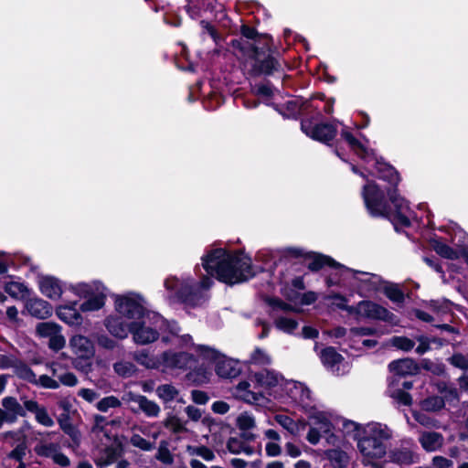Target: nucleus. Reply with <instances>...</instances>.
Returning a JSON list of instances; mask_svg holds the SVG:
<instances>
[{
    "label": "nucleus",
    "mask_w": 468,
    "mask_h": 468,
    "mask_svg": "<svg viewBox=\"0 0 468 468\" xmlns=\"http://www.w3.org/2000/svg\"><path fill=\"white\" fill-rule=\"evenodd\" d=\"M344 427L354 432L361 463L371 468H385L383 461L388 453V443L393 438V431L387 424L376 421L359 424L348 420Z\"/></svg>",
    "instance_id": "obj_1"
},
{
    "label": "nucleus",
    "mask_w": 468,
    "mask_h": 468,
    "mask_svg": "<svg viewBox=\"0 0 468 468\" xmlns=\"http://www.w3.org/2000/svg\"><path fill=\"white\" fill-rule=\"evenodd\" d=\"M201 260L207 274L229 285L244 282L255 275L250 257L239 250L212 249Z\"/></svg>",
    "instance_id": "obj_2"
},
{
    "label": "nucleus",
    "mask_w": 468,
    "mask_h": 468,
    "mask_svg": "<svg viewBox=\"0 0 468 468\" xmlns=\"http://www.w3.org/2000/svg\"><path fill=\"white\" fill-rule=\"evenodd\" d=\"M387 193L393 209L388 206L382 187L374 182H368L363 186L362 196L368 212L374 217L388 218L396 229L398 226H410L411 221L417 218L408 202L397 193L396 188L388 189Z\"/></svg>",
    "instance_id": "obj_3"
},
{
    "label": "nucleus",
    "mask_w": 468,
    "mask_h": 468,
    "mask_svg": "<svg viewBox=\"0 0 468 468\" xmlns=\"http://www.w3.org/2000/svg\"><path fill=\"white\" fill-rule=\"evenodd\" d=\"M212 284L213 281L207 276L203 277L198 282H195L189 276L169 277L165 281V287L169 292L170 299L188 307L203 305L208 299L207 291Z\"/></svg>",
    "instance_id": "obj_4"
},
{
    "label": "nucleus",
    "mask_w": 468,
    "mask_h": 468,
    "mask_svg": "<svg viewBox=\"0 0 468 468\" xmlns=\"http://www.w3.org/2000/svg\"><path fill=\"white\" fill-rule=\"evenodd\" d=\"M130 330L133 343L145 346L155 342L165 332L176 335L180 327L176 322H169L161 314L148 311L143 317L130 322Z\"/></svg>",
    "instance_id": "obj_5"
},
{
    "label": "nucleus",
    "mask_w": 468,
    "mask_h": 468,
    "mask_svg": "<svg viewBox=\"0 0 468 468\" xmlns=\"http://www.w3.org/2000/svg\"><path fill=\"white\" fill-rule=\"evenodd\" d=\"M341 136L348 143L351 150L366 163L365 169L369 174L388 181L393 186L399 184V176L395 168L378 159L374 151L355 138L345 125H343Z\"/></svg>",
    "instance_id": "obj_6"
},
{
    "label": "nucleus",
    "mask_w": 468,
    "mask_h": 468,
    "mask_svg": "<svg viewBox=\"0 0 468 468\" xmlns=\"http://www.w3.org/2000/svg\"><path fill=\"white\" fill-rule=\"evenodd\" d=\"M384 281L377 274L359 271L346 266L340 267V277L330 276L326 280L328 286L351 287L358 291L360 295L381 291Z\"/></svg>",
    "instance_id": "obj_7"
},
{
    "label": "nucleus",
    "mask_w": 468,
    "mask_h": 468,
    "mask_svg": "<svg viewBox=\"0 0 468 468\" xmlns=\"http://www.w3.org/2000/svg\"><path fill=\"white\" fill-rule=\"evenodd\" d=\"M65 290L70 291L80 298L86 299L80 305V310L82 313L96 312L101 310L105 305L107 289L99 281L69 284L65 286Z\"/></svg>",
    "instance_id": "obj_8"
},
{
    "label": "nucleus",
    "mask_w": 468,
    "mask_h": 468,
    "mask_svg": "<svg viewBox=\"0 0 468 468\" xmlns=\"http://www.w3.org/2000/svg\"><path fill=\"white\" fill-rule=\"evenodd\" d=\"M249 50L245 66L254 76L271 75L281 69V64L264 48L246 43L242 48Z\"/></svg>",
    "instance_id": "obj_9"
},
{
    "label": "nucleus",
    "mask_w": 468,
    "mask_h": 468,
    "mask_svg": "<svg viewBox=\"0 0 468 468\" xmlns=\"http://www.w3.org/2000/svg\"><path fill=\"white\" fill-rule=\"evenodd\" d=\"M112 299L114 312L130 322L136 321L149 311L145 307L144 297L133 292L114 294Z\"/></svg>",
    "instance_id": "obj_10"
},
{
    "label": "nucleus",
    "mask_w": 468,
    "mask_h": 468,
    "mask_svg": "<svg viewBox=\"0 0 468 468\" xmlns=\"http://www.w3.org/2000/svg\"><path fill=\"white\" fill-rule=\"evenodd\" d=\"M277 400L281 403L296 405L304 411L312 405L310 389L303 384L294 380L285 379Z\"/></svg>",
    "instance_id": "obj_11"
},
{
    "label": "nucleus",
    "mask_w": 468,
    "mask_h": 468,
    "mask_svg": "<svg viewBox=\"0 0 468 468\" xmlns=\"http://www.w3.org/2000/svg\"><path fill=\"white\" fill-rule=\"evenodd\" d=\"M346 312L356 319L379 320L390 324L397 323V317L393 313L369 300L361 301L356 305L346 308Z\"/></svg>",
    "instance_id": "obj_12"
},
{
    "label": "nucleus",
    "mask_w": 468,
    "mask_h": 468,
    "mask_svg": "<svg viewBox=\"0 0 468 468\" xmlns=\"http://www.w3.org/2000/svg\"><path fill=\"white\" fill-rule=\"evenodd\" d=\"M254 380L255 375L250 374L247 378L239 381L233 387L232 395L237 399L250 405H264L267 400L265 394L259 389L258 383Z\"/></svg>",
    "instance_id": "obj_13"
},
{
    "label": "nucleus",
    "mask_w": 468,
    "mask_h": 468,
    "mask_svg": "<svg viewBox=\"0 0 468 468\" xmlns=\"http://www.w3.org/2000/svg\"><path fill=\"white\" fill-rule=\"evenodd\" d=\"M194 363L193 355L187 352L169 349L161 354V371L164 373L185 371Z\"/></svg>",
    "instance_id": "obj_14"
},
{
    "label": "nucleus",
    "mask_w": 468,
    "mask_h": 468,
    "mask_svg": "<svg viewBox=\"0 0 468 468\" xmlns=\"http://www.w3.org/2000/svg\"><path fill=\"white\" fill-rule=\"evenodd\" d=\"M338 122L333 123L314 124L311 120H303L301 123L302 131L310 138L324 144H329L336 135Z\"/></svg>",
    "instance_id": "obj_15"
},
{
    "label": "nucleus",
    "mask_w": 468,
    "mask_h": 468,
    "mask_svg": "<svg viewBox=\"0 0 468 468\" xmlns=\"http://www.w3.org/2000/svg\"><path fill=\"white\" fill-rule=\"evenodd\" d=\"M418 456L414 452L410 442H401L399 445L394 446L388 450V453L384 458L383 463L388 468L389 463L399 466L410 465L417 462Z\"/></svg>",
    "instance_id": "obj_16"
},
{
    "label": "nucleus",
    "mask_w": 468,
    "mask_h": 468,
    "mask_svg": "<svg viewBox=\"0 0 468 468\" xmlns=\"http://www.w3.org/2000/svg\"><path fill=\"white\" fill-rule=\"evenodd\" d=\"M25 404H21L16 398L6 396L1 399L0 429L4 423H15L19 417L27 415Z\"/></svg>",
    "instance_id": "obj_17"
},
{
    "label": "nucleus",
    "mask_w": 468,
    "mask_h": 468,
    "mask_svg": "<svg viewBox=\"0 0 468 468\" xmlns=\"http://www.w3.org/2000/svg\"><path fill=\"white\" fill-rule=\"evenodd\" d=\"M37 335L48 339V346L52 350L58 351L66 344L65 337L61 334V326L54 322H41L36 326Z\"/></svg>",
    "instance_id": "obj_18"
},
{
    "label": "nucleus",
    "mask_w": 468,
    "mask_h": 468,
    "mask_svg": "<svg viewBox=\"0 0 468 468\" xmlns=\"http://www.w3.org/2000/svg\"><path fill=\"white\" fill-rule=\"evenodd\" d=\"M254 381H257L259 389H261L263 393L268 392L270 396L276 399L285 380L283 377L270 370L260 371L254 373Z\"/></svg>",
    "instance_id": "obj_19"
},
{
    "label": "nucleus",
    "mask_w": 468,
    "mask_h": 468,
    "mask_svg": "<svg viewBox=\"0 0 468 468\" xmlns=\"http://www.w3.org/2000/svg\"><path fill=\"white\" fill-rule=\"evenodd\" d=\"M320 358L323 365L335 375H345L349 371L348 363L332 346L323 349L320 353Z\"/></svg>",
    "instance_id": "obj_20"
},
{
    "label": "nucleus",
    "mask_w": 468,
    "mask_h": 468,
    "mask_svg": "<svg viewBox=\"0 0 468 468\" xmlns=\"http://www.w3.org/2000/svg\"><path fill=\"white\" fill-rule=\"evenodd\" d=\"M126 321L125 317L114 312V314H111L105 317L103 325L112 337L123 340L131 334L130 321Z\"/></svg>",
    "instance_id": "obj_21"
},
{
    "label": "nucleus",
    "mask_w": 468,
    "mask_h": 468,
    "mask_svg": "<svg viewBox=\"0 0 468 468\" xmlns=\"http://www.w3.org/2000/svg\"><path fill=\"white\" fill-rule=\"evenodd\" d=\"M123 399L128 403H135L138 406V410L132 408L133 412L141 410L147 417H157L160 413V407L145 396L128 392L124 395Z\"/></svg>",
    "instance_id": "obj_22"
},
{
    "label": "nucleus",
    "mask_w": 468,
    "mask_h": 468,
    "mask_svg": "<svg viewBox=\"0 0 468 468\" xmlns=\"http://www.w3.org/2000/svg\"><path fill=\"white\" fill-rule=\"evenodd\" d=\"M38 287L43 295L50 300L60 299L65 287L62 282L53 276L44 275L38 277Z\"/></svg>",
    "instance_id": "obj_23"
},
{
    "label": "nucleus",
    "mask_w": 468,
    "mask_h": 468,
    "mask_svg": "<svg viewBox=\"0 0 468 468\" xmlns=\"http://www.w3.org/2000/svg\"><path fill=\"white\" fill-rule=\"evenodd\" d=\"M76 305L77 302H74L71 304L59 305L56 310L58 317L69 325H80L83 322V318L80 313L81 311L78 310Z\"/></svg>",
    "instance_id": "obj_24"
},
{
    "label": "nucleus",
    "mask_w": 468,
    "mask_h": 468,
    "mask_svg": "<svg viewBox=\"0 0 468 468\" xmlns=\"http://www.w3.org/2000/svg\"><path fill=\"white\" fill-rule=\"evenodd\" d=\"M72 351L80 358L89 359L94 355L93 343L86 336L77 335L69 341Z\"/></svg>",
    "instance_id": "obj_25"
},
{
    "label": "nucleus",
    "mask_w": 468,
    "mask_h": 468,
    "mask_svg": "<svg viewBox=\"0 0 468 468\" xmlns=\"http://www.w3.org/2000/svg\"><path fill=\"white\" fill-rule=\"evenodd\" d=\"M330 266L335 269V272L331 273L330 276H334L335 279H339L340 277V267L343 266L342 264L336 262L334 259L322 255V254H314L311 256L307 267L309 270L313 271H317L321 270L324 266Z\"/></svg>",
    "instance_id": "obj_26"
},
{
    "label": "nucleus",
    "mask_w": 468,
    "mask_h": 468,
    "mask_svg": "<svg viewBox=\"0 0 468 468\" xmlns=\"http://www.w3.org/2000/svg\"><path fill=\"white\" fill-rule=\"evenodd\" d=\"M24 404L28 412L34 413L36 421L40 425L52 427L55 424L46 407L38 404L37 401L34 399H25Z\"/></svg>",
    "instance_id": "obj_27"
},
{
    "label": "nucleus",
    "mask_w": 468,
    "mask_h": 468,
    "mask_svg": "<svg viewBox=\"0 0 468 468\" xmlns=\"http://www.w3.org/2000/svg\"><path fill=\"white\" fill-rule=\"evenodd\" d=\"M305 412L308 414L313 427H317L324 434L331 432L333 425L326 412L318 410L313 404Z\"/></svg>",
    "instance_id": "obj_28"
},
{
    "label": "nucleus",
    "mask_w": 468,
    "mask_h": 468,
    "mask_svg": "<svg viewBox=\"0 0 468 468\" xmlns=\"http://www.w3.org/2000/svg\"><path fill=\"white\" fill-rule=\"evenodd\" d=\"M216 372L220 378H236L240 373L239 363L222 355L216 364Z\"/></svg>",
    "instance_id": "obj_29"
},
{
    "label": "nucleus",
    "mask_w": 468,
    "mask_h": 468,
    "mask_svg": "<svg viewBox=\"0 0 468 468\" xmlns=\"http://www.w3.org/2000/svg\"><path fill=\"white\" fill-rule=\"evenodd\" d=\"M237 427L241 431L242 436L246 441H254L256 439L252 430L256 427V420L252 413L241 412L236 420Z\"/></svg>",
    "instance_id": "obj_30"
},
{
    "label": "nucleus",
    "mask_w": 468,
    "mask_h": 468,
    "mask_svg": "<svg viewBox=\"0 0 468 468\" xmlns=\"http://www.w3.org/2000/svg\"><path fill=\"white\" fill-rule=\"evenodd\" d=\"M26 308L27 312L34 317L45 319L51 315V305L39 298H32L27 302Z\"/></svg>",
    "instance_id": "obj_31"
},
{
    "label": "nucleus",
    "mask_w": 468,
    "mask_h": 468,
    "mask_svg": "<svg viewBox=\"0 0 468 468\" xmlns=\"http://www.w3.org/2000/svg\"><path fill=\"white\" fill-rule=\"evenodd\" d=\"M422 448L427 452H435L443 444V436L435 431L422 432L419 438Z\"/></svg>",
    "instance_id": "obj_32"
},
{
    "label": "nucleus",
    "mask_w": 468,
    "mask_h": 468,
    "mask_svg": "<svg viewBox=\"0 0 468 468\" xmlns=\"http://www.w3.org/2000/svg\"><path fill=\"white\" fill-rule=\"evenodd\" d=\"M389 370L398 376L413 375L418 371L416 363L410 358L392 361L388 365Z\"/></svg>",
    "instance_id": "obj_33"
},
{
    "label": "nucleus",
    "mask_w": 468,
    "mask_h": 468,
    "mask_svg": "<svg viewBox=\"0 0 468 468\" xmlns=\"http://www.w3.org/2000/svg\"><path fill=\"white\" fill-rule=\"evenodd\" d=\"M250 441H246L242 435L240 437H232L229 439L227 448L233 454L244 453L246 455H252L255 450L249 444Z\"/></svg>",
    "instance_id": "obj_34"
},
{
    "label": "nucleus",
    "mask_w": 468,
    "mask_h": 468,
    "mask_svg": "<svg viewBox=\"0 0 468 468\" xmlns=\"http://www.w3.org/2000/svg\"><path fill=\"white\" fill-rule=\"evenodd\" d=\"M133 357L138 364L148 369L161 370V354L155 356L146 350H141L134 352Z\"/></svg>",
    "instance_id": "obj_35"
},
{
    "label": "nucleus",
    "mask_w": 468,
    "mask_h": 468,
    "mask_svg": "<svg viewBox=\"0 0 468 468\" xmlns=\"http://www.w3.org/2000/svg\"><path fill=\"white\" fill-rule=\"evenodd\" d=\"M195 352L201 359L214 362L215 364H217L223 355L215 348L205 345H197V346H195Z\"/></svg>",
    "instance_id": "obj_36"
},
{
    "label": "nucleus",
    "mask_w": 468,
    "mask_h": 468,
    "mask_svg": "<svg viewBox=\"0 0 468 468\" xmlns=\"http://www.w3.org/2000/svg\"><path fill=\"white\" fill-rule=\"evenodd\" d=\"M381 291L393 303H400L404 302V293L397 284L388 283L384 281Z\"/></svg>",
    "instance_id": "obj_37"
},
{
    "label": "nucleus",
    "mask_w": 468,
    "mask_h": 468,
    "mask_svg": "<svg viewBox=\"0 0 468 468\" xmlns=\"http://www.w3.org/2000/svg\"><path fill=\"white\" fill-rule=\"evenodd\" d=\"M178 393L177 388L171 384L160 385L156 388V395L165 402L173 401L176 399Z\"/></svg>",
    "instance_id": "obj_38"
},
{
    "label": "nucleus",
    "mask_w": 468,
    "mask_h": 468,
    "mask_svg": "<svg viewBox=\"0 0 468 468\" xmlns=\"http://www.w3.org/2000/svg\"><path fill=\"white\" fill-rule=\"evenodd\" d=\"M445 405L444 399L440 396H431L420 402V407L425 411H438Z\"/></svg>",
    "instance_id": "obj_39"
},
{
    "label": "nucleus",
    "mask_w": 468,
    "mask_h": 468,
    "mask_svg": "<svg viewBox=\"0 0 468 468\" xmlns=\"http://www.w3.org/2000/svg\"><path fill=\"white\" fill-rule=\"evenodd\" d=\"M5 292L13 298L20 299L27 294V288L24 283L9 282L5 285Z\"/></svg>",
    "instance_id": "obj_40"
},
{
    "label": "nucleus",
    "mask_w": 468,
    "mask_h": 468,
    "mask_svg": "<svg viewBox=\"0 0 468 468\" xmlns=\"http://www.w3.org/2000/svg\"><path fill=\"white\" fill-rule=\"evenodd\" d=\"M276 328L286 334H292L298 326V323L289 317L280 316L274 321Z\"/></svg>",
    "instance_id": "obj_41"
},
{
    "label": "nucleus",
    "mask_w": 468,
    "mask_h": 468,
    "mask_svg": "<svg viewBox=\"0 0 468 468\" xmlns=\"http://www.w3.org/2000/svg\"><path fill=\"white\" fill-rule=\"evenodd\" d=\"M113 370L122 378H129L135 373L136 367L132 362L122 360L113 364Z\"/></svg>",
    "instance_id": "obj_42"
},
{
    "label": "nucleus",
    "mask_w": 468,
    "mask_h": 468,
    "mask_svg": "<svg viewBox=\"0 0 468 468\" xmlns=\"http://www.w3.org/2000/svg\"><path fill=\"white\" fill-rule=\"evenodd\" d=\"M328 459L335 468H343L348 463L347 454L340 450H331L327 452Z\"/></svg>",
    "instance_id": "obj_43"
},
{
    "label": "nucleus",
    "mask_w": 468,
    "mask_h": 468,
    "mask_svg": "<svg viewBox=\"0 0 468 468\" xmlns=\"http://www.w3.org/2000/svg\"><path fill=\"white\" fill-rule=\"evenodd\" d=\"M274 109L279 112L284 117L290 118L294 117L300 111V106L295 101H287L284 105L279 106L274 104Z\"/></svg>",
    "instance_id": "obj_44"
},
{
    "label": "nucleus",
    "mask_w": 468,
    "mask_h": 468,
    "mask_svg": "<svg viewBox=\"0 0 468 468\" xmlns=\"http://www.w3.org/2000/svg\"><path fill=\"white\" fill-rule=\"evenodd\" d=\"M122 406L121 400L115 396L102 398L96 404V409L101 412H107L110 409H116Z\"/></svg>",
    "instance_id": "obj_45"
},
{
    "label": "nucleus",
    "mask_w": 468,
    "mask_h": 468,
    "mask_svg": "<svg viewBox=\"0 0 468 468\" xmlns=\"http://www.w3.org/2000/svg\"><path fill=\"white\" fill-rule=\"evenodd\" d=\"M433 249L440 256L446 259L454 260L457 259L459 256L456 250H454L445 243L438 240L434 241Z\"/></svg>",
    "instance_id": "obj_46"
},
{
    "label": "nucleus",
    "mask_w": 468,
    "mask_h": 468,
    "mask_svg": "<svg viewBox=\"0 0 468 468\" xmlns=\"http://www.w3.org/2000/svg\"><path fill=\"white\" fill-rule=\"evenodd\" d=\"M109 424L110 422L108 421L106 417L96 414L93 416L91 432L96 436H100L101 433H103L105 436H107L106 428Z\"/></svg>",
    "instance_id": "obj_47"
},
{
    "label": "nucleus",
    "mask_w": 468,
    "mask_h": 468,
    "mask_svg": "<svg viewBox=\"0 0 468 468\" xmlns=\"http://www.w3.org/2000/svg\"><path fill=\"white\" fill-rule=\"evenodd\" d=\"M275 421L290 433L294 434L298 431L297 423L289 416L284 414H276Z\"/></svg>",
    "instance_id": "obj_48"
},
{
    "label": "nucleus",
    "mask_w": 468,
    "mask_h": 468,
    "mask_svg": "<svg viewBox=\"0 0 468 468\" xmlns=\"http://www.w3.org/2000/svg\"><path fill=\"white\" fill-rule=\"evenodd\" d=\"M187 452L191 455H197L205 461L210 462L215 459V453L206 446H188Z\"/></svg>",
    "instance_id": "obj_49"
},
{
    "label": "nucleus",
    "mask_w": 468,
    "mask_h": 468,
    "mask_svg": "<svg viewBox=\"0 0 468 468\" xmlns=\"http://www.w3.org/2000/svg\"><path fill=\"white\" fill-rule=\"evenodd\" d=\"M390 345L398 349L403 350V351H410L411 350L415 343L413 340L404 337V336H394L390 339Z\"/></svg>",
    "instance_id": "obj_50"
},
{
    "label": "nucleus",
    "mask_w": 468,
    "mask_h": 468,
    "mask_svg": "<svg viewBox=\"0 0 468 468\" xmlns=\"http://www.w3.org/2000/svg\"><path fill=\"white\" fill-rule=\"evenodd\" d=\"M413 417L420 425L426 428H440L441 423L438 420L428 416L422 412H414Z\"/></svg>",
    "instance_id": "obj_51"
},
{
    "label": "nucleus",
    "mask_w": 468,
    "mask_h": 468,
    "mask_svg": "<svg viewBox=\"0 0 468 468\" xmlns=\"http://www.w3.org/2000/svg\"><path fill=\"white\" fill-rule=\"evenodd\" d=\"M165 427L174 433L183 432L186 430L184 421L176 416H169L165 420Z\"/></svg>",
    "instance_id": "obj_52"
},
{
    "label": "nucleus",
    "mask_w": 468,
    "mask_h": 468,
    "mask_svg": "<svg viewBox=\"0 0 468 468\" xmlns=\"http://www.w3.org/2000/svg\"><path fill=\"white\" fill-rule=\"evenodd\" d=\"M118 453L113 449H107L98 459L97 465L101 468L106 467L117 460Z\"/></svg>",
    "instance_id": "obj_53"
},
{
    "label": "nucleus",
    "mask_w": 468,
    "mask_h": 468,
    "mask_svg": "<svg viewBox=\"0 0 468 468\" xmlns=\"http://www.w3.org/2000/svg\"><path fill=\"white\" fill-rule=\"evenodd\" d=\"M58 451V446L55 443H43L36 448V452L38 455L48 457L53 459L54 455Z\"/></svg>",
    "instance_id": "obj_54"
},
{
    "label": "nucleus",
    "mask_w": 468,
    "mask_h": 468,
    "mask_svg": "<svg viewBox=\"0 0 468 468\" xmlns=\"http://www.w3.org/2000/svg\"><path fill=\"white\" fill-rule=\"evenodd\" d=\"M58 423L66 434L69 435L75 442H79L80 433L69 420L59 419Z\"/></svg>",
    "instance_id": "obj_55"
},
{
    "label": "nucleus",
    "mask_w": 468,
    "mask_h": 468,
    "mask_svg": "<svg viewBox=\"0 0 468 468\" xmlns=\"http://www.w3.org/2000/svg\"><path fill=\"white\" fill-rule=\"evenodd\" d=\"M250 363L256 365H269L271 363V357L269 355L261 349H255L250 355Z\"/></svg>",
    "instance_id": "obj_56"
},
{
    "label": "nucleus",
    "mask_w": 468,
    "mask_h": 468,
    "mask_svg": "<svg viewBox=\"0 0 468 468\" xmlns=\"http://www.w3.org/2000/svg\"><path fill=\"white\" fill-rule=\"evenodd\" d=\"M131 443L133 446L144 451H150L154 448V445L150 441H146L144 438L138 434H133L131 437Z\"/></svg>",
    "instance_id": "obj_57"
},
{
    "label": "nucleus",
    "mask_w": 468,
    "mask_h": 468,
    "mask_svg": "<svg viewBox=\"0 0 468 468\" xmlns=\"http://www.w3.org/2000/svg\"><path fill=\"white\" fill-rule=\"evenodd\" d=\"M449 362L455 367L464 370L468 368V357L463 354L457 353L452 355L449 358Z\"/></svg>",
    "instance_id": "obj_58"
},
{
    "label": "nucleus",
    "mask_w": 468,
    "mask_h": 468,
    "mask_svg": "<svg viewBox=\"0 0 468 468\" xmlns=\"http://www.w3.org/2000/svg\"><path fill=\"white\" fill-rule=\"evenodd\" d=\"M34 384L39 385L42 388L53 389H56L59 387V384L57 380L47 375H42L38 378L37 377V382H34Z\"/></svg>",
    "instance_id": "obj_59"
},
{
    "label": "nucleus",
    "mask_w": 468,
    "mask_h": 468,
    "mask_svg": "<svg viewBox=\"0 0 468 468\" xmlns=\"http://www.w3.org/2000/svg\"><path fill=\"white\" fill-rule=\"evenodd\" d=\"M275 258V252L270 249H262L259 250L255 256L257 261L268 264Z\"/></svg>",
    "instance_id": "obj_60"
},
{
    "label": "nucleus",
    "mask_w": 468,
    "mask_h": 468,
    "mask_svg": "<svg viewBox=\"0 0 468 468\" xmlns=\"http://www.w3.org/2000/svg\"><path fill=\"white\" fill-rule=\"evenodd\" d=\"M97 343L101 347L108 350H112L117 346V343L112 338L106 335H100L97 337Z\"/></svg>",
    "instance_id": "obj_61"
},
{
    "label": "nucleus",
    "mask_w": 468,
    "mask_h": 468,
    "mask_svg": "<svg viewBox=\"0 0 468 468\" xmlns=\"http://www.w3.org/2000/svg\"><path fill=\"white\" fill-rule=\"evenodd\" d=\"M392 397L400 404L409 406L412 402L411 396L404 390H397L392 394Z\"/></svg>",
    "instance_id": "obj_62"
},
{
    "label": "nucleus",
    "mask_w": 468,
    "mask_h": 468,
    "mask_svg": "<svg viewBox=\"0 0 468 468\" xmlns=\"http://www.w3.org/2000/svg\"><path fill=\"white\" fill-rule=\"evenodd\" d=\"M78 396L82 398L84 400H86L89 403L93 402L99 398V394L90 388H80L78 391Z\"/></svg>",
    "instance_id": "obj_63"
},
{
    "label": "nucleus",
    "mask_w": 468,
    "mask_h": 468,
    "mask_svg": "<svg viewBox=\"0 0 468 468\" xmlns=\"http://www.w3.org/2000/svg\"><path fill=\"white\" fill-rule=\"evenodd\" d=\"M156 458L165 464L173 463V456L166 447H159Z\"/></svg>",
    "instance_id": "obj_64"
}]
</instances>
